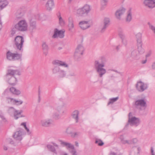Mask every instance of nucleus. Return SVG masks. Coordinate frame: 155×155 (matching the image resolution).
<instances>
[{
    "mask_svg": "<svg viewBox=\"0 0 155 155\" xmlns=\"http://www.w3.org/2000/svg\"><path fill=\"white\" fill-rule=\"evenodd\" d=\"M136 108H139L141 110V107H144L146 108L147 107L146 102L144 99H139L136 100L134 104Z\"/></svg>",
    "mask_w": 155,
    "mask_h": 155,
    "instance_id": "9",
    "label": "nucleus"
},
{
    "mask_svg": "<svg viewBox=\"0 0 155 155\" xmlns=\"http://www.w3.org/2000/svg\"><path fill=\"white\" fill-rule=\"evenodd\" d=\"M79 114V111L77 110H76L74 111L72 114V117L75 120L76 123H78V121Z\"/></svg>",
    "mask_w": 155,
    "mask_h": 155,
    "instance_id": "25",
    "label": "nucleus"
},
{
    "mask_svg": "<svg viewBox=\"0 0 155 155\" xmlns=\"http://www.w3.org/2000/svg\"><path fill=\"white\" fill-rule=\"evenodd\" d=\"M71 150H70V152L71 154V155H77L76 151L74 148V146H73V148H71ZM64 155H68V154L65 153Z\"/></svg>",
    "mask_w": 155,
    "mask_h": 155,
    "instance_id": "40",
    "label": "nucleus"
},
{
    "mask_svg": "<svg viewBox=\"0 0 155 155\" xmlns=\"http://www.w3.org/2000/svg\"><path fill=\"white\" fill-rule=\"evenodd\" d=\"M0 117H1L2 121L5 122H7V120L4 116L2 115H0Z\"/></svg>",
    "mask_w": 155,
    "mask_h": 155,
    "instance_id": "50",
    "label": "nucleus"
},
{
    "mask_svg": "<svg viewBox=\"0 0 155 155\" xmlns=\"http://www.w3.org/2000/svg\"><path fill=\"white\" fill-rule=\"evenodd\" d=\"M152 67L153 69L155 70V62L153 63L152 65Z\"/></svg>",
    "mask_w": 155,
    "mask_h": 155,
    "instance_id": "59",
    "label": "nucleus"
},
{
    "mask_svg": "<svg viewBox=\"0 0 155 155\" xmlns=\"http://www.w3.org/2000/svg\"><path fill=\"white\" fill-rule=\"evenodd\" d=\"M118 35L121 40L126 38L122 30L119 31Z\"/></svg>",
    "mask_w": 155,
    "mask_h": 155,
    "instance_id": "43",
    "label": "nucleus"
},
{
    "mask_svg": "<svg viewBox=\"0 0 155 155\" xmlns=\"http://www.w3.org/2000/svg\"><path fill=\"white\" fill-rule=\"evenodd\" d=\"M6 58L9 61L21 60V54L17 53H12L10 51L6 53Z\"/></svg>",
    "mask_w": 155,
    "mask_h": 155,
    "instance_id": "5",
    "label": "nucleus"
},
{
    "mask_svg": "<svg viewBox=\"0 0 155 155\" xmlns=\"http://www.w3.org/2000/svg\"><path fill=\"white\" fill-rule=\"evenodd\" d=\"M88 21H80L79 24L80 27L83 30H85L90 27L88 24Z\"/></svg>",
    "mask_w": 155,
    "mask_h": 155,
    "instance_id": "17",
    "label": "nucleus"
},
{
    "mask_svg": "<svg viewBox=\"0 0 155 155\" xmlns=\"http://www.w3.org/2000/svg\"><path fill=\"white\" fill-rule=\"evenodd\" d=\"M94 68L98 76L101 78L106 72V70L103 68L105 66V63L103 61L100 62L98 61H95L94 62Z\"/></svg>",
    "mask_w": 155,
    "mask_h": 155,
    "instance_id": "2",
    "label": "nucleus"
},
{
    "mask_svg": "<svg viewBox=\"0 0 155 155\" xmlns=\"http://www.w3.org/2000/svg\"><path fill=\"white\" fill-rule=\"evenodd\" d=\"M122 43L125 46H126L127 44V41L126 38L121 40Z\"/></svg>",
    "mask_w": 155,
    "mask_h": 155,
    "instance_id": "51",
    "label": "nucleus"
},
{
    "mask_svg": "<svg viewBox=\"0 0 155 155\" xmlns=\"http://www.w3.org/2000/svg\"><path fill=\"white\" fill-rule=\"evenodd\" d=\"M82 8L88 15L91 9V6L87 4L85 5Z\"/></svg>",
    "mask_w": 155,
    "mask_h": 155,
    "instance_id": "28",
    "label": "nucleus"
},
{
    "mask_svg": "<svg viewBox=\"0 0 155 155\" xmlns=\"http://www.w3.org/2000/svg\"><path fill=\"white\" fill-rule=\"evenodd\" d=\"M8 142L11 144L13 143V141L11 139H8Z\"/></svg>",
    "mask_w": 155,
    "mask_h": 155,
    "instance_id": "60",
    "label": "nucleus"
},
{
    "mask_svg": "<svg viewBox=\"0 0 155 155\" xmlns=\"http://www.w3.org/2000/svg\"><path fill=\"white\" fill-rule=\"evenodd\" d=\"M137 140L136 138H134L132 140H131V144L135 143L137 142Z\"/></svg>",
    "mask_w": 155,
    "mask_h": 155,
    "instance_id": "53",
    "label": "nucleus"
},
{
    "mask_svg": "<svg viewBox=\"0 0 155 155\" xmlns=\"http://www.w3.org/2000/svg\"><path fill=\"white\" fill-rule=\"evenodd\" d=\"M140 148L135 146L133 147L129 155H139Z\"/></svg>",
    "mask_w": 155,
    "mask_h": 155,
    "instance_id": "19",
    "label": "nucleus"
},
{
    "mask_svg": "<svg viewBox=\"0 0 155 155\" xmlns=\"http://www.w3.org/2000/svg\"><path fill=\"white\" fill-rule=\"evenodd\" d=\"M132 19L131 9H130L127 12V15L126 18V21L128 23L131 21Z\"/></svg>",
    "mask_w": 155,
    "mask_h": 155,
    "instance_id": "26",
    "label": "nucleus"
},
{
    "mask_svg": "<svg viewBox=\"0 0 155 155\" xmlns=\"http://www.w3.org/2000/svg\"><path fill=\"white\" fill-rule=\"evenodd\" d=\"M137 44L142 43V34L140 33L137 34L136 35Z\"/></svg>",
    "mask_w": 155,
    "mask_h": 155,
    "instance_id": "30",
    "label": "nucleus"
},
{
    "mask_svg": "<svg viewBox=\"0 0 155 155\" xmlns=\"http://www.w3.org/2000/svg\"><path fill=\"white\" fill-rule=\"evenodd\" d=\"M36 29V22L31 20L30 21V30L32 32L33 30Z\"/></svg>",
    "mask_w": 155,
    "mask_h": 155,
    "instance_id": "27",
    "label": "nucleus"
},
{
    "mask_svg": "<svg viewBox=\"0 0 155 155\" xmlns=\"http://www.w3.org/2000/svg\"><path fill=\"white\" fill-rule=\"evenodd\" d=\"M66 132L68 134H71V137H73V136H72V135H74V133L69 132L68 128H67L66 129Z\"/></svg>",
    "mask_w": 155,
    "mask_h": 155,
    "instance_id": "52",
    "label": "nucleus"
},
{
    "mask_svg": "<svg viewBox=\"0 0 155 155\" xmlns=\"http://www.w3.org/2000/svg\"><path fill=\"white\" fill-rule=\"evenodd\" d=\"M136 87L137 90L140 92H143L147 89V84L144 83L141 81L138 82L136 84Z\"/></svg>",
    "mask_w": 155,
    "mask_h": 155,
    "instance_id": "10",
    "label": "nucleus"
},
{
    "mask_svg": "<svg viewBox=\"0 0 155 155\" xmlns=\"http://www.w3.org/2000/svg\"><path fill=\"white\" fill-rule=\"evenodd\" d=\"M10 91L12 93L16 95H18L21 94V91L13 87L10 88Z\"/></svg>",
    "mask_w": 155,
    "mask_h": 155,
    "instance_id": "31",
    "label": "nucleus"
},
{
    "mask_svg": "<svg viewBox=\"0 0 155 155\" xmlns=\"http://www.w3.org/2000/svg\"><path fill=\"white\" fill-rule=\"evenodd\" d=\"M69 75L70 76H75L76 75V74L75 73H74L70 74Z\"/></svg>",
    "mask_w": 155,
    "mask_h": 155,
    "instance_id": "64",
    "label": "nucleus"
},
{
    "mask_svg": "<svg viewBox=\"0 0 155 155\" xmlns=\"http://www.w3.org/2000/svg\"><path fill=\"white\" fill-rule=\"evenodd\" d=\"M119 99V97H116L110 98V101L108 103V104L109 105L110 104H113L114 102L116 101Z\"/></svg>",
    "mask_w": 155,
    "mask_h": 155,
    "instance_id": "41",
    "label": "nucleus"
},
{
    "mask_svg": "<svg viewBox=\"0 0 155 155\" xmlns=\"http://www.w3.org/2000/svg\"><path fill=\"white\" fill-rule=\"evenodd\" d=\"M139 54H142L144 52V50L142 48V43L137 44Z\"/></svg>",
    "mask_w": 155,
    "mask_h": 155,
    "instance_id": "32",
    "label": "nucleus"
},
{
    "mask_svg": "<svg viewBox=\"0 0 155 155\" xmlns=\"http://www.w3.org/2000/svg\"><path fill=\"white\" fill-rule=\"evenodd\" d=\"M77 14L80 16L85 17L88 15L87 13L81 7L78 9L77 11Z\"/></svg>",
    "mask_w": 155,
    "mask_h": 155,
    "instance_id": "18",
    "label": "nucleus"
},
{
    "mask_svg": "<svg viewBox=\"0 0 155 155\" xmlns=\"http://www.w3.org/2000/svg\"><path fill=\"white\" fill-rule=\"evenodd\" d=\"M8 4V2L7 0H0V11L5 8Z\"/></svg>",
    "mask_w": 155,
    "mask_h": 155,
    "instance_id": "22",
    "label": "nucleus"
},
{
    "mask_svg": "<svg viewBox=\"0 0 155 155\" xmlns=\"http://www.w3.org/2000/svg\"><path fill=\"white\" fill-rule=\"evenodd\" d=\"M52 71L53 74H57V77L58 78H63L66 75V71L60 69L58 66H54Z\"/></svg>",
    "mask_w": 155,
    "mask_h": 155,
    "instance_id": "4",
    "label": "nucleus"
},
{
    "mask_svg": "<svg viewBox=\"0 0 155 155\" xmlns=\"http://www.w3.org/2000/svg\"><path fill=\"white\" fill-rule=\"evenodd\" d=\"M79 133H77V132H75L74 133V135H72L73 136V137H76L77 136L79 135Z\"/></svg>",
    "mask_w": 155,
    "mask_h": 155,
    "instance_id": "55",
    "label": "nucleus"
},
{
    "mask_svg": "<svg viewBox=\"0 0 155 155\" xmlns=\"http://www.w3.org/2000/svg\"><path fill=\"white\" fill-rule=\"evenodd\" d=\"M108 155H122L121 153H115L113 151H111Z\"/></svg>",
    "mask_w": 155,
    "mask_h": 155,
    "instance_id": "49",
    "label": "nucleus"
},
{
    "mask_svg": "<svg viewBox=\"0 0 155 155\" xmlns=\"http://www.w3.org/2000/svg\"><path fill=\"white\" fill-rule=\"evenodd\" d=\"M21 135L22 131L19 130L16 132L13 137L17 140H21L22 139Z\"/></svg>",
    "mask_w": 155,
    "mask_h": 155,
    "instance_id": "23",
    "label": "nucleus"
},
{
    "mask_svg": "<svg viewBox=\"0 0 155 155\" xmlns=\"http://www.w3.org/2000/svg\"><path fill=\"white\" fill-rule=\"evenodd\" d=\"M151 54V51H150L146 55V57H149Z\"/></svg>",
    "mask_w": 155,
    "mask_h": 155,
    "instance_id": "57",
    "label": "nucleus"
},
{
    "mask_svg": "<svg viewBox=\"0 0 155 155\" xmlns=\"http://www.w3.org/2000/svg\"><path fill=\"white\" fill-rule=\"evenodd\" d=\"M151 154L150 155H155V153L154 152V150L153 147L151 148Z\"/></svg>",
    "mask_w": 155,
    "mask_h": 155,
    "instance_id": "54",
    "label": "nucleus"
},
{
    "mask_svg": "<svg viewBox=\"0 0 155 155\" xmlns=\"http://www.w3.org/2000/svg\"><path fill=\"white\" fill-rule=\"evenodd\" d=\"M59 15L58 16V17L59 19V23L62 26L64 25V22L61 16L60 13H59Z\"/></svg>",
    "mask_w": 155,
    "mask_h": 155,
    "instance_id": "42",
    "label": "nucleus"
},
{
    "mask_svg": "<svg viewBox=\"0 0 155 155\" xmlns=\"http://www.w3.org/2000/svg\"><path fill=\"white\" fill-rule=\"evenodd\" d=\"M61 142V144L64 145L65 146H68V148H73V145L71 144L70 143H68L63 142V141L61 140L60 141Z\"/></svg>",
    "mask_w": 155,
    "mask_h": 155,
    "instance_id": "39",
    "label": "nucleus"
},
{
    "mask_svg": "<svg viewBox=\"0 0 155 155\" xmlns=\"http://www.w3.org/2000/svg\"><path fill=\"white\" fill-rule=\"evenodd\" d=\"M41 101V97L40 96H38V102L39 103Z\"/></svg>",
    "mask_w": 155,
    "mask_h": 155,
    "instance_id": "61",
    "label": "nucleus"
},
{
    "mask_svg": "<svg viewBox=\"0 0 155 155\" xmlns=\"http://www.w3.org/2000/svg\"><path fill=\"white\" fill-rule=\"evenodd\" d=\"M143 3L146 7L150 9L155 7V0H144Z\"/></svg>",
    "mask_w": 155,
    "mask_h": 155,
    "instance_id": "12",
    "label": "nucleus"
},
{
    "mask_svg": "<svg viewBox=\"0 0 155 155\" xmlns=\"http://www.w3.org/2000/svg\"><path fill=\"white\" fill-rule=\"evenodd\" d=\"M68 21V27H69V30H71L74 27L73 22L72 18L71 17L69 18Z\"/></svg>",
    "mask_w": 155,
    "mask_h": 155,
    "instance_id": "33",
    "label": "nucleus"
},
{
    "mask_svg": "<svg viewBox=\"0 0 155 155\" xmlns=\"http://www.w3.org/2000/svg\"><path fill=\"white\" fill-rule=\"evenodd\" d=\"M46 7L47 10L50 11L54 6L53 0H49L46 4Z\"/></svg>",
    "mask_w": 155,
    "mask_h": 155,
    "instance_id": "16",
    "label": "nucleus"
},
{
    "mask_svg": "<svg viewBox=\"0 0 155 155\" xmlns=\"http://www.w3.org/2000/svg\"><path fill=\"white\" fill-rule=\"evenodd\" d=\"M21 74V72L18 70L9 69L7 70L6 76L7 77H9L15 76V75H20Z\"/></svg>",
    "mask_w": 155,
    "mask_h": 155,
    "instance_id": "11",
    "label": "nucleus"
},
{
    "mask_svg": "<svg viewBox=\"0 0 155 155\" xmlns=\"http://www.w3.org/2000/svg\"><path fill=\"white\" fill-rule=\"evenodd\" d=\"M8 78V82L9 84L12 86L15 85L17 81V78L15 76L11 77L9 78L7 77Z\"/></svg>",
    "mask_w": 155,
    "mask_h": 155,
    "instance_id": "20",
    "label": "nucleus"
},
{
    "mask_svg": "<svg viewBox=\"0 0 155 155\" xmlns=\"http://www.w3.org/2000/svg\"><path fill=\"white\" fill-rule=\"evenodd\" d=\"M139 55V53H137V50H133L131 53V56L133 58L136 59H138L139 58L138 56Z\"/></svg>",
    "mask_w": 155,
    "mask_h": 155,
    "instance_id": "29",
    "label": "nucleus"
},
{
    "mask_svg": "<svg viewBox=\"0 0 155 155\" xmlns=\"http://www.w3.org/2000/svg\"><path fill=\"white\" fill-rule=\"evenodd\" d=\"M125 142L126 143H127L129 144H131V140H126Z\"/></svg>",
    "mask_w": 155,
    "mask_h": 155,
    "instance_id": "58",
    "label": "nucleus"
},
{
    "mask_svg": "<svg viewBox=\"0 0 155 155\" xmlns=\"http://www.w3.org/2000/svg\"><path fill=\"white\" fill-rule=\"evenodd\" d=\"M7 99L8 100V103H15V102H20V104H21L23 103V101H18L16 100L15 99H14L12 98H11L9 97H7Z\"/></svg>",
    "mask_w": 155,
    "mask_h": 155,
    "instance_id": "34",
    "label": "nucleus"
},
{
    "mask_svg": "<svg viewBox=\"0 0 155 155\" xmlns=\"http://www.w3.org/2000/svg\"><path fill=\"white\" fill-rule=\"evenodd\" d=\"M108 0H101V9H104L107 5Z\"/></svg>",
    "mask_w": 155,
    "mask_h": 155,
    "instance_id": "36",
    "label": "nucleus"
},
{
    "mask_svg": "<svg viewBox=\"0 0 155 155\" xmlns=\"http://www.w3.org/2000/svg\"><path fill=\"white\" fill-rule=\"evenodd\" d=\"M95 143L97 144L98 146H102L104 144V143L101 139L97 138H96L95 139Z\"/></svg>",
    "mask_w": 155,
    "mask_h": 155,
    "instance_id": "38",
    "label": "nucleus"
},
{
    "mask_svg": "<svg viewBox=\"0 0 155 155\" xmlns=\"http://www.w3.org/2000/svg\"><path fill=\"white\" fill-rule=\"evenodd\" d=\"M84 50V48L82 45H78L74 54V57L76 60L78 61L81 58Z\"/></svg>",
    "mask_w": 155,
    "mask_h": 155,
    "instance_id": "7",
    "label": "nucleus"
},
{
    "mask_svg": "<svg viewBox=\"0 0 155 155\" xmlns=\"http://www.w3.org/2000/svg\"><path fill=\"white\" fill-rule=\"evenodd\" d=\"M64 31L62 30H58L57 28H55L54 30V32L52 36L54 38H56L57 37L61 38H62L64 37Z\"/></svg>",
    "mask_w": 155,
    "mask_h": 155,
    "instance_id": "13",
    "label": "nucleus"
},
{
    "mask_svg": "<svg viewBox=\"0 0 155 155\" xmlns=\"http://www.w3.org/2000/svg\"><path fill=\"white\" fill-rule=\"evenodd\" d=\"M27 24L25 20H21L15 25L12 29V35H14L17 31H24L27 30Z\"/></svg>",
    "mask_w": 155,
    "mask_h": 155,
    "instance_id": "1",
    "label": "nucleus"
},
{
    "mask_svg": "<svg viewBox=\"0 0 155 155\" xmlns=\"http://www.w3.org/2000/svg\"><path fill=\"white\" fill-rule=\"evenodd\" d=\"M21 125L24 126L25 127L26 126V123L25 122H23L21 124Z\"/></svg>",
    "mask_w": 155,
    "mask_h": 155,
    "instance_id": "63",
    "label": "nucleus"
},
{
    "mask_svg": "<svg viewBox=\"0 0 155 155\" xmlns=\"http://www.w3.org/2000/svg\"><path fill=\"white\" fill-rule=\"evenodd\" d=\"M15 110H16L14 109L13 107H11L9 108L8 110V113H9L10 114H12L13 113H14V114L15 113Z\"/></svg>",
    "mask_w": 155,
    "mask_h": 155,
    "instance_id": "45",
    "label": "nucleus"
},
{
    "mask_svg": "<svg viewBox=\"0 0 155 155\" xmlns=\"http://www.w3.org/2000/svg\"><path fill=\"white\" fill-rule=\"evenodd\" d=\"M121 143L123 144H126V143H125L126 140H124L123 139H121Z\"/></svg>",
    "mask_w": 155,
    "mask_h": 155,
    "instance_id": "62",
    "label": "nucleus"
},
{
    "mask_svg": "<svg viewBox=\"0 0 155 155\" xmlns=\"http://www.w3.org/2000/svg\"><path fill=\"white\" fill-rule=\"evenodd\" d=\"M42 49L43 53L45 55H47L48 54V45L45 42H44L42 45Z\"/></svg>",
    "mask_w": 155,
    "mask_h": 155,
    "instance_id": "24",
    "label": "nucleus"
},
{
    "mask_svg": "<svg viewBox=\"0 0 155 155\" xmlns=\"http://www.w3.org/2000/svg\"><path fill=\"white\" fill-rule=\"evenodd\" d=\"M47 147L48 149L54 153H56V151L55 149V147L51 145L50 144L47 145Z\"/></svg>",
    "mask_w": 155,
    "mask_h": 155,
    "instance_id": "35",
    "label": "nucleus"
},
{
    "mask_svg": "<svg viewBox=\"0 0 155 155\" xmlns=\"http://www.w3.org/2000/svg\"><path fill=\"white\" fill-rule=\"evenodd\" d=\"M110 25V20L108 18H105L100 25V32H104Z\"/></svg>",
    "mask_w": 155,
    "mask_h": 155,
    "instance_id": "8",
    "label": "nucleus"
},
{
    "mask_svg": "<svg viewBox=\"0 0 155 155\" xmlns=\"http://www.w3.org/2000/svg\"><path fill=\"white\" fill-rule=\"evenodd\" d=\"M125 11V8L123 7L117 10L115 12V16L117 18L120 20L121 16L124 13Z\"/></svg>",
    "mask_w": 155,
    "mask_h": 155,
    "instance_id": "14",
    "label": "nucleus"
},
{
    "mask_svg": "<svg viewBox=\"0 0 155 155\" xmlns=\"http://www.w3.org/2000/svg\"><path fill=\"white\" fill-rule=\"evenodd\" d=\"M132 116V113L131 112L129 113L128 115L129 120L125 127H127L129 124L131 126L134 125L137 127L140 124V121L139 118L135 117L130 118V117Z\"/></svg>",
    "mask_w": 155,
    "mask_h": 155,
    "instance_id": "3",
    "label": "nucleus"
},
{
    "mask_svg": "<svg viewBox=\"0 0 155 155\" xmlns=\"http://www.w3.org/2000/svg\"><path fill=\"white\" fill-rule=\"evenodd\" d=\"M23 112L22 110H20L19 112H18V111L17 110H15V113L14 114V118L15 119L17 120L18 119V118L20 117L17 116V115H20L21 113Z\"/></svg>",
    "mask_w": 155,
    "mask_h": 155,
    "instance_id": "37",
    "label": "nucleus"
},
{
    "mask_svg": "<svg viewBox=\"0 0 155 155\" xmlns=\"http://www.w3.org/2000/svg\"><path fill=\"white\" fill-rule=\"evenodd\" d=\"M64 104L63 103V104L61 105L58 106L56 107V110L60 112L64 108Z\"/></svg>",
    "mask_w": 155,
    "mask_h": 155,
    "instance_id": "46",
    "label": "nucleus"
},
{
    "mask_svg": "<svg viewBox=\"0 0 155 155\" xmlns=\"http://www.w3.org/2000/svg\"><path fill=\"white\" fill-rule=\"evenodd\" d=\"M52 64L55 65V66H57L59 67V66H61L64 67H68V65L65 62L63 61L58 60H55L52 61Z\"/></svg>",
    "mask_w": 155,
    "mask_h": 155,
    "instance_id": "15",
    "label": "nucleus"
},
{
    "mask_svg": "<svg viewBox=\"0 0 155 155\" xmlns=\"http://www.w3.org/2000/svg\"><path fill=\"white\" fill-rule=\"evenodd\" d=\"M25 128L26 130V131H27V132H28V134H30V132H29V129L26 126L25 127H24Z\"/></svg>",
    "mask_w": 155,
    "mask_h": 155,
    "instance_id": "56",
    "label": "nucleus"
},
{
    "mask_svg": "<svg viewBox=\"0 0 155 155\" xmlns=\"http://www.w3.org/2000/svg\"><path fill=\"white\" fill-rule=\"evenodd\" d=\"M24 42L23 37L20 36H17L14 39V43L15 47L19 51H22L23 49V44Z\"/></svg>",
    "mask_w": 155,
    "mask_h": 155,
    "instance_id": "6",
    "label": "nucleus"
},
{
    "mask_svg": "<svg viewBox=\"0 0 155 155\" xmlns=\"http://www.w3.org/2000/svg\"><path fill=\"white\" fill-rule=\"evenodd\" d=\"M53 117L56 120H58L60 119L61 117L58 113H55L54 114Z\"/></svg>",
    "mask_w": 155,
    "mask_h": 155,
    "instance_id": "47",
    "label": "nucleus"
},
{
    "mask_svg": "<svg viewBox=\"0 0 155 155\" xmlns=\"http://www.w3.org/2000/svg\"><path fill=\"white\" fill-rule=\"evenodd\" d=\"M23 15L24 14L23 13L19 11H18L16 13V18H20L23 16Z\"/></svg>",
    "mask_w": 155,
    "mask_h": 155,
    "instance_id": "44",
    "label": "nucleus"
},
{
    "mask_svg": "<svg viewBox=\"0 0 155 155\" xmlns=\"http://www.w3.org/2000/svg\"><path fill=\"white\" fill-rule=\"evenodd\" d=\"M51 119L43 120L41 121V124L42 126L47 127L49 126L51 124Z\"/></svg>",
    "mask_w": 155,
    "mask_h": 155,
    "instance_id": "21",
    "label": "nucleus"
},
{
    "mask_svg": "<svg viewBox=\"0 0 155 155\" xmlns=\"http://www.w3.org/2000/svg\"><path fill=\"white\" fill-rule=\"evenodd\" d=\"M148 25H149V28L155 34V27L151 25L150 23L148 22Z\"/></svg>",
    "mask_w": 155,
    "mask_h": 155,
    "instance_id": "48",
    "label": "nucleus"
}]
</instances>
